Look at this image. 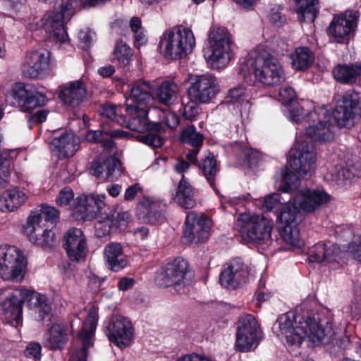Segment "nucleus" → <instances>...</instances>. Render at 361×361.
I'll list each match as a JSON object with an SVG mask.
<instances>
[{
    "mask_svg": "<svg viewBox=\"0 0 361 361\" xmlns=\"http://www.w3.org/2000/svg\"><path fill=\"white\" fill-rule=\"evenodd\" d=\"M50 52L43 48L27 51L21 65L23 75L28 78H42L50 71Z\"/></svg>",
    "mask_w": 361,
    "mask_h": 361,
    "instance_id": "nucleus-17",
    "label": "nucleus"
},
{
    "mask_svg": "<svg viewBox=\"0 0 361 361\" xmlns=\"http://www.w3.org/2000/svg\"><path fill=\"white\" fill-rule=\"evenodd\" d=\"M239 232L247 243H267L271 240L273 221L263 215L240 216Z\"/></svg>",
    "mask_w": 361,
    "mask_h": 361,
    "instance_id": "nucleus-9",
    "label": "nucleus"
},
{
    "mask_svg": "<svg viewBox=\"0 0 361 361\" xmlns=\"http://www.w3.org/2000/svg\"><path fill=\"white\" fill-rule=\"evenodd\" d=\"M350 311L353 317H361V298H355L350 305Z\"/></svg>",
    "mask_w": 361,
    "mask_h": 361,
    "instance_id": "nucleus-64",
    "label": "nucleus"
},
{
    "mask_svg": "<svg viewBox=\"0 0 361 361\" xmlns=\"http://www.w3.org/2000/svg\"><path fill=\"white\" fill-rule=\"evenodd\" d=\"M334 78L340 84L352 85L361 77V62L338 63L332 70Z\"/></svg>",
    "mask_w": 361,
    "mask_h": 361,
    "instance_id": "nucleus-33",
    "label": "nucleus"
},
{
    "mask_svg": "<svg viewBox=\"0 0 361 361\" xmlns=\"http://www.w3.org/2000/svg\"><path fill=\"white\" fill-rule=\"evenodd\" d=\"M279 233L286 243L295 247L300 245V232L297 225L280 226Z\"/></svg>",
    "mask_w": 361,
    "mask_h": 361,
    "instance_id": "nucleus-48",
    "label": "nucleus"
},
{
    "mask_svg": "<svg viewBox=\"0 0 361 361\" xmlns=\"http://www.w3.org/2000/svg\"><path fill=\"white\" fill-rule=\"evenodd\" d=\"M297 95L295 90L290 87H285L281 88L279 91V100L284 105H289L295 99Z\"/></svg>",
    "mask_w": 361,
    "mask_h": 361,
    "instance_id": "nucleus-54",
    "label": "nucleus"
},
{
    "mask_svg": "<svg viewBox=\"0 0 361 361\" xmlns=\"http://www.w3.org/2000/svg\"><path fill=\"white\" fill-rule=\"evenodd\" d=\"M240 150V157L249 167L255 166L261 159L259 152L247 146H239Z\"/></svg>",
    "mask_w": 361,
    "mask_h": 361,
    "instance_id": "nucleus-49",
    "label": "nucleus"
},
{
    "mask_svg": "<svg viewBox=\"0 0 361 361\" xmlns=\"http://www.w3.org/2000/svg\"><path fill=\"white\" fill-rule=\"evenodd\" d=\"M198 166L201 173L205 177L210 186L216 190V177L219 171L217 169L216 160L213 155L208 156L204 159L197 161L195 164Z\"/></svg>",
    "mask_w": 361,
    "mask_h": 361,
    "instance_id": "nucleus-44",
    "label": "nucleus"
},
{
    "mask_svg": "<svg viewBox=\"0 0 361 361\" xmlns=\"http://www.w3.org/2000/svg\"><path fill=\"white\" fill-rule=\"evenodd\" d=\"M25 301H27L30 308L34 309L35 313L38 314L36 316L38 321L43 320L51 311V306L45 295L29 290L25 288L16 289L12 295L1 303L5 318L12 326H16L22 323Z\"/></svg>",
    "mask_w": 361,
    "mask_h": 361,
    "instance_id": "nucleus-1",
    "label": "nucleus"
},
{
    "mask_svg": "<svg viewBox=\"0 0 361 361\" xmlns=\"http://www.w3.org/2000/svg\"><path fill=\"white\" fill-rule=\"evenodd\" d=\"M52 151L57 153L59 159L73 157L78 149L79 141L71 132H63L60 136L54 137L51 142Z\"/></svg>",
    "mask_w": 361,
    "mask_h": 361,
    "instance_id": "nucleus-30",
    "label": "nucleus"
},
{
    "mask_svg": "<svg viewBox=\"0 0 361 361\" xmlns=\"http://www.w3.org/2000/svg\"><path fill=\"white\" fill-rule=\"evenodd\" d=\"M74 193L70 187H65L61 189L56 199V203L59 207L67 206L73 199Z\"/></svg>",
    "mask_w": 361,
    "mask_h": 361,
    "instance_id": "nucleus-53",
    "label": "nucleus"
},
{
    "mask_svg": "<svg viewBox=\"0 0 361 361\" xmlns=\"http://www.w3.org/2000/svg\"><path fill=\"white\" fill-rule=\"evenodd\" d=\"M59 89V98L64 104L72 107L78 106L86 97V87L80 80L63 84Z\"/></svg>",
    "mask_w": 361,
    "mask_h": 361,
    "instance_id": "nucleus-29",
    "label": "nucleus"
},
{
    "mask_svg": "<svg viewBox=\"0 0 361 361\" xmlns=\"http://www.w3.org/2000/svg\"><path fill=\"white\" fill-rule=\"evenodd\" d=\"M346 252L355 259L361 262V241L358 244L355 243H349L346 247Z\"/></svg>",
    "mask_w": 361,
    "mask_h": 361,
    "instance_id": "nucleus-61",
    "label": "nucleus"
},
{
    "mask_svg": "<svg viewBox=\"0 0 361 361\" xmlns=\"http://www.w3.org/2000/svg\"><path fill=\"white\" fill-rule=\"evenodd\" d=\"M59 219V211L54 207L42 204L39 210L32 211L27 217L25 224L31 226H48L56 224Z\"/></svg>",
    "mask_w": 361,
    "mask_h": 361,
    "instance_id": "nucleus-37",
    "label": "nucleus"
},
{
    "mask_svg": "<svg viewBox=\"0 0 361 361\" xmlns=\"http://www.w3.org/2000/svg\"><path fill=\"white\" fill-rule=\"evenodd\" d=\"M210 65L212 69L226 67L233 57V41L226 27H214L210 30L208 37Z\"/></svg>",
    "mask_w": 361,
    "mask_h": 361,
    "instance_id": "nucleus-7",
    "label": "nucleus"
},
{
    "mask_svg": "<svg viewBox=\"0 0 361 361\" xmlns=\"http://www.w3.org/2000/svg\"><path fill=\"white\" fill-rule=\"evenodd\" d=\"M219 91L217 78L210 74L195 75L191 78L188 94L190 100L197 103L211 102Z\"/></svg>",
    "mask_w": 361,
    "mask_h": 361,
    "instance_id": "nucleus-16",
    "label": "nucleus"
},
{
    "mask_svg": "<svg viewBox=\"0 0 361 361\" xmlns=\"http://www.w3.org/2000/svg\"><path fill=\"white\" fill-rule=\"evenodd\" d=\"M329 200L330 195L324 190L306 189L300 191L292 201L282 206L277 220L282 224L281 226L297 225L296 220L300 214V209L305 213H312Z\"/></svg>",
    "mask_w": 361,
    "mask_h": 361,
    "instance_id": "nucleus-2",
    "label": "nucleus"
},
{
    "mask_svg": "<svg viewBox=\"0 0 361 361\" xmlns=\"http://www.w3.org/2000/svg\"><path fill=\"white\" fill-rule=\"evenodd\" d=\"M128 135V133L122 130H114L109 132L105 131L101 144L105 149H111L115 143L112 140L113 137H125Z\"/></svg>",
    "mask_w": 361,
    "mask_h": 361,
    "instance_id": "nucleus-51",
    "label": "nucleus"
},
{
    "mask_svg": "<svg viewBox=\"0 0 361 361\" xmlns=\"http://www.w3.org/2000/svg\"><path fill=\"white\" fill-rule=\"evenodd\" d=\"M13 97L23 111H30L43 106L47 102L46 95L34 89L29 84L16 83L13 89Z\"/></svg>",
    "mask_w": 361,
    "mask_h": 361,
    "instance_id": "nucleus-24",
    "label": "nucleus"
},
{
    "mask_svg": "<svg viewBox=\"0 0 361 361\" xmlns=\"http://www.w3.org/2000/svg\"><path fill=\"white\" fill-rule=\"evenodd\" d=\"M295 11L300 22L313 23L319 13V1L295 0Z\"/></svg>",
    "mask_w": 361,
    "mask_h": 361,
    "instance_id": "nucleus-42",
    "label": "nucleus"
},
{
    "mask_svg": "<svg viewBox=\"0 0 361 361\" xmlns=\"http://www.w3.org/2000/svg\"><path fill=\"white\" fill-rule=\"evenodd\" d=\"M359 17L357 11H346L335 16L329 27V33L335 38L343 39L355 30Z\"/></svg>",
    "mask_w": 361,
    "mask_h": 361,
    "instance_id": "nucleus-27",
    "label": "nucleus"
},
{
    "mask_svg": "<svg viewBox=\"0 0 361 361\" xmlns=\"http://www.w3.org/2000/svg\"><path fill=\"white\" fill-rule=\"evenodd\" d=\"M78 39L83 49H88L91 45L92 37L88 30H81L78 34Z\"/></svg>",
    "mask_w": 361,
    "mask_h": 361,
    "instance_id": "nucleus-63",
    "label": "nucleus"
},
{
    "mask_svg": "<svg viewBox=\"0 0 361 361\" xmlns=\"http://www.w3.org/2000/svg\"><path fill=\"white\" fill-rule=\"evenodd\" d=\"M148 106L127 105L126 115L118 118L119 125L137 132L155 131L164 132V128L160 123L149 121Z\"/></svg>",
    "mask_w": 361,
    "mask_h": 361,
    "instance_id": "nucleus-14",
    "label": "nucleus"
},
{
    "mask_svg": "<svg viewBox=\"0 0 361 361\" xmlns=\"http://www.w3.org/2000/svg\"><path fill=\"white\" fill-rule=\"evenodd\" d=\"M235 348L238 352H248L258 345L262 331L255 317L245 314L238 321Z\"/></svg>",
    "mask_w": 361,
    "mask_h": 361,
    "instance_id": "nucleus-12",
    "label": "nucleus"
},
{
    "mask_svg": "<svg viewBox=\"0 0 361 361\" xmlns=\"http://www.w3.org/2000/svg\"><path fill=\"white\" fill-rule=\"evenodd\" d=\"M180 139L184 144L192 147L186 154V159L190 161L191 164H197V154L203 145V135L197 132L193 125H190L182 130Z\"/></svg>",
    "mask_w": 361,
    "mask_h": 361,
    "instance_id": "nucleus-32",
    "label": "nucleus"
},
{
    "mask_svg": "<svg viewBox=\"0 0 361 361\" xmlns=\"http://www.w3.org/2000/svg\"><path fill=\"white\" fill-rule=\"evenodd\" d=\"M179 92L178 85L173 81H164L156 89L155 94L157 99L164 104H169L173 97Z\"/></svg>",
    "mask_w": 361,
    "mask_h": 361,
    "instance_id": "nucleus-45",
    "label": "nucleus"
},
{
    "mask_svg": "<svg viewBox=\"0 0 361 361\" xmlns=\"http://www.w3.org/2000/svg\"><path fill=\"white\" fill-rule=\"evenodd\" d=\"M270 21L276 26H281L286 22V18L279 11V9L273 8L269 14Z\"/></svg>",
    "mask_w": 361,
    "mask_h": 361,
    "instance_id": "nucleus-62",
    "label": "nucleus"
},
{
    "mask_svg": "<svg viewBox=\"0 0 361 361\" xmlns=\"http://www.w3.org/2000/svg\"><path fill=\"white\" fill-rule=\"evenodd\" d=\"M173 200L180 207L185 209H192L196 204V201L194 198L193 188L186 180L183 174L178 183Z\"/></svg>",
    "mask_w": 361,
    "mask_h": 361,
    "instance_id": "nucleus-39",
    "label": "nucleus"
},
{
    "mask_svg": "<svg viewBox=\"0 0 361 361\" xmlns=\"http://www.w3.org/2000/svg\"><path fill=\"white\" fill-rule=\"evenodd\" d=\"M67 338L65 327L61 324H54L46 334L44 346L50 350H61L64 348Z\"/></svg>",
    "mask_w": 361,
    "mask_h": 361,
    "instance_id": "nucleus-40",
    "label": "nucleus"
},
{
    "mask_svg": "<svg viewBox=\"0 0 361 361\" xmlns=\"http://www.w3.org/2000/svg\"><path fill=\"white\" fill-rule=\"evenodd\" d=\"M311 331V341L328 345L331 354L341 353L350 345L349 337L346 335L338 336L333 330L331 323L328 321L319 320L318 324H312Z\"/></svg>",
    "mask_w": 361,
    "mask_h": 361,
    "instance_id": "nucleus-11",
    "label": "nucleus"
},
{
    "mask_svg": "<svg viewBox=\"0 0 361 361\" xmlns=\"http://www.w3.org/2000/svg\"><path fill=\"white\" fill-rule=\"evenodd\" d=\"M130 216L128 212H117L114 206L111 212L109 213L107 211H104L97 217L98 220L94 225L96 235L98 238H102L118 230L125 229L130 220Z\"/></svg>",
    "mask_w": 361,
    "mask_h": 361,
    "instance_id": "nucleus-22",
    "label": "nucleus"
},
{
    "mask_svg": "<svg viewBox=\"0 0 361 361\" xmlns=\"http://www.w3.org/2000/svg\"><path fill=\"white\" fill-rule=\"evenodd\" d=\"M41 350L42 346L39 343L31 342L27 345L24 355L27 358L37 360L41 357Z\"/></svg>",
    "mask_w": 361,
    "mask_h": 361,
    "instance_id": "nucleus-57",
    "label": "nucleus"
},
{
    "mask_svg": "<svg viewBox=\"0 0 361 361\" xmlns=\"http://www.w3.org/2000/svg\"><path fill=\"white\" fill-rule=\"evenodd\" d=\"M63 247L72 262H79L86 257L87 245L85 235L80 228H71L64 233Z\"/></svg>",
    "mask_w": 361,
    "mask_h": 361,
    "instance_id": "nucleus-25",
    "label": "nucleus"
},
{
    "mask_svg": "<svg viewBox=\"0 0 361 361\" xmlns=\"http://www.w3.org/2000/svg\"><path fill=\"white\" fill-rule=\"evenodd\" d=\"M245 95V88L243 86L229 90L226 95L227 102H237Z\"/></svg>",
    "mask_w": 361,
    "mask_h": 361,
    "instance_id": "nucleus-60",
    "label": "nucleus"
},
{
    "mask_svg": "<svg viewBox=\"0 0 361 361\" xmlns=\"http://www.w3.org/2000/svg\"><path fill=\"white\" fill-rule=\"evenodd\" d=\"M133 49L122 40L117 41L113 51V61H117L121 67H125L132 60Z\"/></svg>",
    "mask_w": 361,
    "mask_h": 361,
    "instance_id": "nucleus-46",
    "label": "nucleus"
},
{
    "mask_svg": "<svg viewBox=\"0 0 361 361\" xmlns=\"http://www.w3.org/2000/svg\"><path fill=\"white\" fill-rule=\"evenodd\" d=\"M307 114H305V109L300 106H296L290 110V118L295 123H307L306 117Z\"/></svg>",
    "mask_w": 361,
    "mask_h": 361,
    "instance_id": "nucleus-59",
    "label": "nucleus"
},
{
    "mask_svg": "<svg viewBox=\"0 0 361 361\" xmlns=\"http://www.w3.org/2000/svg\"><path fill=\"white\" fill-rule=\"evenodd\" d=\"M104 255L108 267L114 271L121 270L128 264L121 243H108L104 247Z\"/></svg>",
    "mask_w": 361,
    "mask_h": 361,
    "instance_id": "nucleus-36",
    "label": "nucleus"
},
{
    "mask_svg": "<svg viewBox=\"0 0 361 361\" xmlns=\"http://www.w3.org/2000/svg\"><path fill=\"white\" fill-rule=\"evenodd\" d=\"M195 46L192 32L183 26L166 30L159 44L160 52L169 59H182L190 54Z\"/></svg>",
    "mask_w": 361,
    "mask_h": 361,
    "instance_id": "nucleus-4",
    "label": "nucleus"
},
{
    "mask_svg": "<svg viewBox=\"0 0 361 361\" xmlns=\"http://www.w3.org/2000/svg\"><path fill=\"white\" fill-rule=\"evenodd\" d=\"M25 235L29 240L43 250H51L56 246L57 240L54 232L49 226H31L25 224Z\"/></svg>",
    "mask_w": 361,
    "mask_h": 361,
    "instance_id": "nucleus-28",
    "label": "nucleus"
},
{
    "mask_svg": "<svg viewBox=\"0 0 361 361\" xmlns=\"http://www.w3.org/2000/svg\"><path fill=\"white\" fill-rule=\"evenodd\" d=\"M79 1L82 0H61L59 11L48 12L47 25L56 27L55 33L61 41H68V37L65 29V24L68 22L74 15L75 8L78 6Z\"/></svg>",
    "mask_w": 361,
    "mask_h": 361,
    "instance_id": "nucleus-19",
    "label": "nucleus"
},
{
    "mask_svg": "<svg viewBox=\"0 0 361 361\" xmlns=\"http://www.w3.org/2000/svg\"><path fill=\"white\" fill-rule=\"evenodd\" d=\"M198 104L193 100H190L184 106L183 115L185 119L192 121L197 117L199 114Z\"/></svg>",
    "mask_w": 361,
    "mask_h": 361,
    "instance_id": "nucleus-55",
    "label": "nucleus"
},
{
    "mask_svg": "<svg viewBox=\"0 0 361 361\" xmlns=\"http://www.w3.org/2000/svg\"><path fill=\"white\" fill-rule=\"evenodd\" d=\"M158 132L149 131L146 135H142L137 136V140L153 148L160 147L164 143V140L157 135Z\"/></svg>",
    "mask_w": 361,
    "mask_h": 361,
    "instance_id": "nucleus-50",
    "label": "nucleus"
},
{
    "mask_svg": "<svg viewBox=\"0 0 361 361\" xmlns=\"http://www.w3.org/2000/svg\"><path fill=\"white\" fill-rule=\"evenodd\" d=\"M250 267L240 258L232 259L220 274L219 281L228 289H236L248 281Z\"/></svg>",
    "mask_w": 361,
    "mask_h": 361,
    "instance_id": "nucleus-21",
    "label": "nucleus"
},
{
    "mask_svg": "<svg viewBox=\"0 0 361 361\" xmlns=\"http://www.w3.org/2000/svg\"><path fill=\"white\" fill-rule=\"evenodd\" d=\"M27 199V195L18 188L6 190L0 197V210L10 212L18 209Z\"/></svg>",
    "mask_w": 361,
    "mask_h": 361,
    "instance_id": "nucleus-38",
    "label": "nucleus"
},
{
    "mask_svg": "<svg viewBox=\"0 0 361 361\" xmlns=\"http://www.w3.org/2000/svg\"><path fill=\"white\" fill-rule=\"evenodd\" d=\"M105 195L91 194L84 198H80L78 205L73 209V216L77 219L91 220L98 217L102 213L113 211V207L104 202Z\"/></svg>",
    "mask_w": 361,
    "mask_h": 361,
    "instance_id": "nucleus-18",
    "label": "nucleus"
},
{
    "mask_svg": "<svg viewBox=\"0 0 361 361\" xmlns=\"http://www.w3.org/2000/svg\"><path fill=\"white\" fill-rule=\"evenodd\" d=\"M129 99L135 103L134 105L147 106L154 99L152 92L154 87L147 81L137 80L130 85Z\"/></svg>",
    "mask_w": 361,
    "mask_h": 361,
    "instance_id": "nucleus-34",
    "label": "nucleus"
},
{
    "mask_svg": "<svg viewBox=\"0 0 361 361\" xmlns=\"http://www.w3.org/2000/svg\"><path fill=\"white\" fill-rule=\"evenodd\" d=\"M91 170L97 178L109 179L114 173H121V163L117 157L109 156L104 159L94 161L92 164Z\"/></svg>",
    "mask_w": 361,
    "mask_h": 361,
    "instance_id": "nucleus-35",
    "label": "nucleus"
},
{
    "mask_svg": "<svg viewBox=\"0 0 361 361\" xmlns=\"http://www.w3.org/2000/svg\"><path fill=\"white\" fill-rule=\"evenodd\" d=\"M289 164L301 176H311L316 169V152L313 145L307 141L297 142L290 151Z\"/></svg>",
    "mask_w": 361,
    "mask_h": 361,
    "instance_id": "nucleus-13",
    "label": "nucleus"
},
{
    "mask_svg": "<svg viewBox=\"0 0 361 361\" xmlns=\"http://www.w3.org/2000/svg\"><path fill=\"white\" fill-rule=\"evenodd\" d=\"M252 66L256 79L264 85L276 86L285 80L282 66L268 48H257Z\"/></svg>",
    "mask_w": 361,
    "mask_h": 361,
    "instance_id": "nucleus-5",
    "label": "nucleus"
},
{
    "mask_svg": "<svg viewBox=\"0 0 361 361\" xmlns=\"http://www.w3.org/2000/svg\"><path fill=\"white\" fill-rule=\"evenodd\" d=\"M339 127L353 124L356 118L361 117V102L358 93L347 91L337 101L334 111L331 113Z\"/></svg>",
    "mask_w": 361,
    "mask_h": 361,
    "instance_id": "nucleus-15",
    "label": "nucleus"
},
{
    "mask_svg": "<svg viewBox=\"0 0 361 361\" xmlns=\"http://www.w3.org/2000/svg\"><path fill=\"white\" fill-rule=\"evenodd\" d=\"M276 322L287 343L299 347L305 338L311 341V326L313 324H318L319 321L316 314L311 310L297 314L288 312L281 315Z\"/></svg>",
    "mask_w": 361,
    "mask_h": 361,
    "instance_id": "nucleus-3",
    "label": "nucleus"
},
{
    "mask_svg": "<svg viewBox=\"0 0 361 361\" xmlns=\"http://www.w3.org/2000/svg\"><path fill=\"white\" fill-rule=\"evenodd\" d=\"M340 254L341 249L336 244L320 242L310 249L308 259L310 262L331 263L337 260Z\"/></svg>",
    "mask_w": 361,
    "mask_h": 361,
    "instance_id": "nucleus-31",
    "label": "nucleus"
},
{
    "mask_svg": "<svg viewBox=\"0 0 361 361\" xmlns=\"http://www.w3.org/2000/svg\"><path fill=\"white\" fill-rule=\"evenodd\" d=\"M282 204L281 195L274 193L264 197L263 207L265 208L267 211H271Z\"/></svg>",
    "mask_w": 361,
    "mask_h": 361,
    "instance_id": "nucleus-56",
    "label": "nucleus"
},
{
    "mask_svg": "<svg viewBox=\"0 0 361 361\" xmlns=\"http://www.w3.org/2000/svg\"><path fill=\"white\" fill-rule=\"evenodd\" d=\"M188 268L186 260L176 257L157 272L155 283L160 288H171L178 294L185 293L191 281L188 277Z\"/></svg>",
    "mask_w": 361,
    "mask_h": 361,
    "instance_id": "nucleus-6",
    "label": "nucleus"
},
{
    "mask_svg": "<svg viewBox=\"0 0 361 361\" xmlns=\"http://www.w3.org/2000/svg\"><path fill=\"white\" fill-rule=\"evenodd\" d=\"M105 334L111 342L123 349L130 345L133 336V329L128 319L116 315L110 319Z\"/></svg>",
    "mask_w": 361,
    "mask_h": 361,
    "instance_id": "nucleus-23",
    "label": "nucleus"
},
{
    "mask_svg": "<svg viewBox=\"0 0 361 361\" xmlns=\"http://www.w3.org/2000/svg\"><path fill=\"white\" fill-rule=\"evenodd\" d=\"M27 261L15 246H0V276L4 280L20 282L25 276Z\"/></svg>",
    "mask_w": 361,
    "mask_h": 361,
    "instance_id": "nucleus-10",
    "label": "nucleus"
},
{
    "mask_svg": "<svg viewBox=\"0 0 361 361\" xmlns=\"http://www.w3.org/2000/svg\"><path fill=\"white\" fill-rule=\"evenodd\" d=\"M210 227L208 219L202 214L195 212L188 214L185 221L183 239L185 243H202L209 236Z\"/></svg>",
    "mask_w": 361,
    "mask_h": 361,
    "instance_id": "nucleus-20",
    "label": "nucleus"
},
{
    "mask_svg": "<svg viewBox=\"0 0 361 361\" xmlns=\"http://www.w3.org/2000/svg\"><path fill=\"white\" fill-rule=\"evenodd\" d=\"M97 308L94 306H92L89 310L87 316L78 334L80 338L82 340V348L76 350L73 355V361H87V350L92 345L91 338L97 326Z\"/></svg>",
    "mask_w": 361,
    "mask_h": 361,
    "instance_id": "nucleus-26",
    "label": "nucleus"
},
{
    "mask_svg": "<svg viewBox=\"0 0 361 361\" xmlns=\"http://www.w3.org/2000/svg\"><path fill=\"white\" fill-rule=\"evenodd\" d=\"M101 114L111 120L114 123L119 124L118 118L123 117L122 115H118L116 105H106L102 108Z\"/></svg>",
    "mask_w": 361,
    "mask_h": 361,
    "instance_id": "nucleus-58",
    "label": "nucleus"
},
{
    "mask_svg": "<svg viewBox=\"0 0 361 361\" xmlns=\"http://www.w3.org/2000/svg\"><path fill=\"white\" fill-rule=\"evenodd\" d=\"M306 120L305 132L309 137L323 142L333 140L337 121L329 111L324 108L314 109L307 114Z\"/></svg>",
    "mask_w": 361,
    "mask_h": 361,
    "instance_id": "nucleus-8",
    "label": "nucleus"
},
{
    "mask_svg": "<svg viewBox=\"0 0 361 361\" xmlns=\"http://www.w3.org/2000/svg\"><path fill=\"white\" fill-rule=\"evenodd\" d=\"M291 64L298 71H306L311 67L314 60V53L307 47H298L290 55Z\"/></svg>",
    "mask_w": 361,
    "mask_h": 361,
    "instance_id": "nucleus-43",
    "label": "nucleus"
},
{
    "mask_svg": "<svg viewBox=\"0 0 361 361\" xmlns=\"http://www.w3.org/2000/svg\"><path fill=\"white\" fill-rule=\"evenodd\" d=\"M281 173L283 184L279 187L280 191L291 192L299 187L300 180L295 173L290 171L287 167H284L281 171Z\"/></svg>",
    "mask_w": 361,
    "mask_h": 361,
    "instance_id": "nucleus-47",
    "label": "nucleus"
},
{
    "mask_svg": "<svg viewBox=\"0 0 361 361\" xmlns=\"http://www.w3.org/2000/svg\"><path fill=\"white\" fill-rule=\"evenodd\" d=\"M48 15V12L44 16V17L39 21L33 20L32 22L30 23L27 25V27L30 30H37L38 29L41 27H44V30L50 33H52L54 38L59 42L60 43H66L67 41H61L59 37H58L57 35H56L55 32V27L48 26L47 25V16Z\"/></svg>",
    "mask_w": 361,
    "mask_h": 361,
    "instance_id": "nucleus-52",
    "label": "nucleus"
},
{
    "mask_svg": "<svg viewBox=\"0 0 361 361\" xmlns=\"http://www.w3.org/2000/svg\"><path fill=\"white\" fill-rule=\"evenodd\" d=\"M160 204L149 198H143L137 205L138 214L149 224H155L161 219L162 214Z\"/></svg>",
    "mask_w": 361,
    "mask_h": 361,
    "instance_id": "nucleus-41",
    "label": "nucleus"
}]
</instances>
